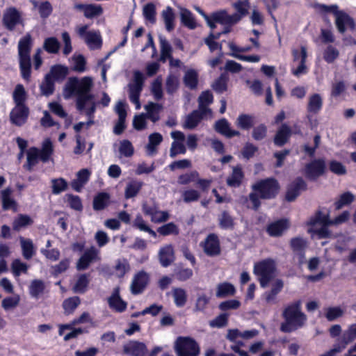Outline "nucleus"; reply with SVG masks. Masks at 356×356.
Here are the masks:
<instances>
[{
	"mask_svg": "<svg viewBox=\"0 0 356 356\" xmlns=\"http://www.w3.org/2000/svg\"><path fill=\"white\" fill-rule=\"evenodd\" d=\"M93 86L94 79L91 76L70 77L66 82L63 92L65 99H69L76 95L77 109L81 112H84L90 118L96 110L95 97L90 93Z\"/></svg>",
	"mask_w": 356,
	"mask_h": 356,
	"instance_id": "obj_1",
	"label": "nucleus"
},
{
	"mask_svg": "<svg viewBox=\"0 0 356 356\" xmlns=\"http://www.w3.org/2000/svg\"><path fill=\"white\" fill-rule=\"evenodd\" d=\"M284 321L280 325L283 332H291L302 327L306 323L307 317L301 310L300 302H293L286 306L282 312Z\"/></svg>",
	"mask_w": 356,
	"mask_h": 356,
	"instance_id": "obj_2",
	"label": "nucleus"
},
{
	"mask_svg": "<svg viewBox=\"0 0 356 356\" xmlns=\"http://www.w3.org/2000/svg\"><path fill=\"white\" fill-rule=\"evenodd\" d=\"M307 232L312 237L318 238H329L331 236L327 227L330 225L328 215L318 211L307 222Z\"/></svg>",
	"mask_w": 356,
	"mask_h": 356,
	"instance_id": "obj_3",
	"label": "nucleus"
},
{
	"mask_svg": "<svg viewBox=\"0 0 356 356\" xmlns=\"http://www.w3.org/2000/svg\"><path fill=\"white\" fill-rule=\"evenodd\" d=\"M31 37L27 34L19 40L18 44L21 74L23 79L26 81H29L31 76Z\"/></svg>",
	"mask_w": 356,
	"mask_h": 356,
	"instance_id": "obj_4",
	"label": "nucleus"
},
{
	"mask_svg": "<svg viewBox=\"0 0 356 356\" xmlns=\"http://www.w3.org/2000/svg\"><path fill=\"white\" fill-rule=\"evenodd\" d=\"M254 273L258 277L261 286L266 287L276 275L275 261L272 259H266L255 264Z\"/></svg>",
	"mask_w": 356,
	"mask_h": 356,
	"instance_id": "obj_5",
	"label": "nucleus"
},
{
	"mask_svg": "<svg viewBox=\"0 0 356 356\" xmlns=\"http://www.w3.org/2000/svg\"><path fill=\"white\" fill-rule=\"evenodd\" d=\"M175 351L177 356H198L200 347L192 338L179 337L175 342Z\"/></svg>",
	"mask_w": 356,
	"mask_h": 356,
	"instance_id": "obj_6",
	"label": "nucleus"
},
{
	"mask_svg": "<svg viewBox=\"0 0 356 356\" xmlns=\"http://www.w3.org/2000/svg\"><path fill=\"white\" fill-rule=\"evenodd\" d=\"M252 188L254 192L259 194L261 198L270 199L277 193L279 185L276 180L267 179L257 181Z\"/></svg>",
	"mask_w": 356,
	"mask_h": 356,
	"instance_id": "obj_7",
	"label": "nucleus"
},
{
	"mask_svg": "<svg viewBox=\"0 0 356 356\" xmlns=\"http://www.w3.org/2000/svg\"><path fill=\"white\" fill-rule=\"evenodd\" d=\"M76 32L90 49H96L101 47L102 40L99 31H88V26L83 25L77 26Z\"/></svg>",
	"mask_w": 356,
	"mask_h": 356,
	"instance_id": "obj_8",
	"label": "nucleus"
},
{
	"mask_svg": "<svg viewBox=\"0 0 356 356\" xmlns=\"http://www.w3.org/2000/svg\"><path fill=\"white\" fill-rule=\"evenodd\" d=\"M144 75L140 71L134 72V82L129 85V97L130 101L135 104L136 109L139 110L141 107L139 97L143 89Z\"/></svg>",
	"mask_w": 356,
	"mask_h": 356,
	"instance_id": "obj_9",
	"label": "nucleus"
},
{
	"mask_svg": "<svg viewBox=\"0 0 356 356\" xmlns=\"http://www.w3.org/2000/svg\"><path fill=\"white\" fill-rule=\"evenodd\" d=\"M292 55L293 57V63H298L297 67L292 68V74L298 77L302 74H306L307 72V67L305 65V61L307 56V48L305 46H302L300 47V51L294 49L292 50Z\"/></svg>",
	"mask_w": 356,
	"mask_h": 356,
	"instance_id": "obj_10",
	"label": "nucleus"
},
{
	"mask_svg": "<svg viewBox=\"0 0 356 356\" xmlns=\"http://www.w3.org/2000/svg\"><path fill=\"white\" fill-rule=\"evenodd\" d=\"M171 138L173 139L172 143L170 156L174 158L177 154H184L186 152L185 146L186 136L180 131H174L170 133Z\"/></svg>",
	"mask_w": 356,
	"mask_h": 356,
	"instance_id": "obj_11",
	"label": "nucleus"
},
{
	"mask_svg": "<svg viewBox=\"0 0 356 356\" xmlns=\"http://www.w3.org/2000/svg\"><path fill=\"white\" fill-rule=\"evenodd\" d=\"M149 280V274L144 270L139 271L135 274L130 285L131 293L134 295L141 293L147 287Z\"/></svg>",
	"mask_w": 356,
	"mask_h": 356,
	"instance_id": "obj_12",
	"label": "nucleus"
},
{
	"mask_svg": "<svg viewBox=\"0 0 356 356\" xmlns=\"http://www.w3.org/2000/svg\"><path fill=\"white\" fill-rule=\"evenodd\" d=\"M99 251L95 248L91 247L85 251L76 263V268L79 270H85L88 268L90 264L95 261L99 260Z\"/></svg>",
	"mask_w": 356,
	"mask_h": 356,
	"instance_id": "obj_13",
	"label": "nucleus"
},
{
	"mask_svg": "<svg viewBox=\"0 0 356 356\" xmlns=\"http://www.w3.org/2000/svg\"><path fill=\"white\" fill-rule=\"evenodd\" d=\"M325 169V162L324 160H314L306 165L305 175L310 179H316L324 173Z\"/></svg>",
	"mask_w": 356,
	"mask_h": 356,
	"instance_id": "obj_14",
	"label": "nucleus"
},
{
	"mask_svg": "<svg viewBox=\"0 0 356 356\" xmlns=\"http://www.w3.org/2000/svg\"><path fill=\"white\" fill-rule=\"evenodd\" d=\"M335 24L338 31L341 33H343L348 29L353 30L355 26L353 19L343 10H340L336 15Z\"/></svg>",
	"mask_w": 356,
	"mask_h": 356,
	"instance_id": "obj_15",
	"label": "nucleus"
},
{
	"mask_svg": "<svg viewBox=\"0 0 356 356\" xmlns=\"http://www.w3.org/2000/svg\"><path fill=\"white\" fill-rule=\"evenodd\" d=\"M29 113V108L26 106H15L10 112L11 122L17 126L24 124L27 120Z\"/></svg>",
	"mask_w": 356,
	"mask_h": 356,
	"instance_id": "obj_16",
	"label": "nucleus"
},
{
	"mask_svg": "<svg viewBox=\"0 0 356 356\" xmlns=\"http://www.w3.org/2000/svg\"><path fill=\"white\" fill-rule=\"evenodd\" d=\"M3 22L7 29L12 30L21 22V15L15 8H8L3 13Z\"/></svg>",
	"mask_w": 356,
	"mask_h": 356,
	"instance_id": "obj_17",
	"label": "nucleus"
},
{
	"mask_svg": "<svg viewBox=\"0 0 356 356\" xmlns=\"http://www.w3.org/2000/svg\"><path fill=\"white\" fill-rule=\"evenodd\" d=\"M108 303L109 307L117 312H124L127 307V302L120 296L119 287H115L113 289L111 295L108 298Z\"/></svg>",
	"mask_w": 356,
	"mask_h": 356,
	"instance_id": "obj_18",
	"label": "nucleus"
},
{
	"mask_svg": "<svg viewBox=\"0 0 356 356\" xmlns=\"http://www.w3.org/2000/svg\"><path fill=\"white\" fill-rule=\"evenodd\" d=\"M307 185L303 179L298 178L291 183L288 187L286 199L289 201H293L300 193L301 191L306 189Z\"/></svg>",
	"mask_w": 356,
	"mask_h": 356,
	"instance_id": "obj_19",
	"label": "nucleus"
},
{
	"mask_svg": "<svg viewBox=\"0 0 356 356\" xmlns=\"http://www.w3.org/2000/svg\"><path fill=\"white\" fill-rule=\"evenodd\" d=\"M123 351L130 356H145L147 348L143 343L131 341L124 345Z\"/></svg>",
	"mask_w": 356,
	"mask_h": 356,
	"instance_id": "obj_20",
	"label": "nucleus"
},
{
	"mask_svg": "<svg viewBox=\"0 0 356 356\" xmlns=\"http://www.w3.org/2000/svg\"><path fill=\"white\" fill-rule=\"evenodd\" d=\"M92 171L88 168H83L76 172V178L71 182L74 190L80 192L83 187L89 181Z\"/></svg>",
	"mask_w": 356,
	"mask_h": 356,
	"instance_id": "obj_21",
	"label": "nucleus"
},
{
	"mask_svg": "<svg viewBox=\"0 0 356 356\" xmlns=\"http://www.w3.org/2000/svg\"><path fill=\"white\" fill-rule=\"evenodd\" d=\"M209 118H211V116L203 115L198 108L186 117L183 127L187 129H193L198 125L202 120Z\"/></svg>",
	"mask_w": 356,
	"mask_h": 356,
	"instance_id": "obj_22",
	"label": "nucleus"
},
{
	"mask_svg": "<svg viewBox=\"0 0 356 356\" xmlns=\"http://www.w3.org/2000/svg\"><path fill=\"white\" fill-rule=\"evenodd\" d=\"M244 179V172L241 165L232 168L231 174L227 177L226 183L227 186L232 188H237L241 186Z\"/></svg>",
	"mask_w": 356,
	"mask_h": 356,
	"instance_id": "obj_23",
	"label": "nucleus"
},
{
	"mask_svg": "<svg viewBox=\"0 0 356 356\" xmlns=\"http://www.w3.org/2000/svg\"><path fill=\"white\" fill-rule=\"evenodd\" d=\"M203 248L207 255H218L220 251L218 237L215 234H209L204 243Z\"/></svg>",
	"mask_w": 356,
	"mask_h": 356,
	"instance_id": "obj_24",
	"label": "nucleus"
},
{
	"mask_svg": "<svg viewBox=\"0 0 356 356\" xmlns=\"http://www.w3.org/2000/svg\"><path fill=\"white\" fill-rule=\"evenodd\" d=\"M289 227V222L286 219H282L270 223L266 229L271 236H280Z\"/></svg>",
	"mask_w": 356,
	"mask_h": 356,
	"instance_id": "obj_25",
	"label": "nucleus"
},
{
	"mask_svg": "<svg viewBox=\"0 0 356 356\" xmlns=\"http://www.w3.org/2000/svg\"><path fill=\"white\" fill-rule=\"evenodd\" d=\"M159 258L163 267L170 266L175 260L174 250L171 245L161 247L159 252Z\"/></svg>",
	"mask_w": 356,
	"mask_h": 356,
	"instance_id": "obj_26",
	"label": "nucleus"
},
{
	"mask_svg": "<svg viewBox=\"0 0 356 356\" xmlns=\"http://www.w3.org/2000/svg\"><path fill=\"white\" fill-rule=\"evenodd\" d=\"M163 141L161 134L155 132L148 136V143L145 146L146 153L148 156H154L158 151V147Z\"/></svg>",
	"mask_w": 356,
	"mask_h": 356,
	"instance_id": "obj_27",
	"label": "nucleus"
},
{
	"mask_svg": "<svg viewBox=\"0 0 356 356\" xmlns=\"http://www.w3.org/2000/svg\"><path fill=\"white\" fill-rule=\"evenodd\" d=\"M19 242L22 248V256L25 259H31L36 253V248L32 240L20 236Z\"/></svg>",
	"mask_w": 356,
	"mask_h": 356,
	"instance_id": "obj_28",
	"label": "nucleus"
},
{
	"mask_svg": "<svg viewBox=\"0 0 356 356\" xmlns=\"http://www.w3.org/2000/svg\"><path fill=\"white\" fill-rule=\"evenodd\" d=\"M213 102V95L209 91H204L202 92L198 98L199 111L203 115H209L211 116V111L208 108V106Z\"/></svg>",
	"mask_w": 356,
	"mask_h": 356,
	"instance_id": "obj_29",
	"label": "nucleus"
},
{
	"mask_svg": "<svg viewBox=\"0 0 356 356\" xmlns=\"http://www.w3.org/2000/svg\"><path fill=\"white\" fill-rule=\"evenodd\" d=\"M323 107V97L320 94L314 93L309 96L307 111L309 113L316 114Z\"/></svg>",
	"mask_w": 356,
	"mask_h": 356,
	"instance_id": "obj_30",
	"label": "nucleus"
},
{
	"mask_svg": "<svg viewBox=\"0 0 356 356\" xmlns=\"http://www.w3.org/2000/svg\"><path fill=\"white\" fill-rule=\"evenodd\" d=\"M53 154V143L50 138H45L42 143L41 149H39L40 160L43 163H46L51 159Z\"/></svg>",
	"mask_w": 356,
	"mask_h": 356,
	"instance_id": "obj_31",
	"label": "nucleus"
},
{
	"mask_svg": "<svg viewBox=\"0 0 356 356\" xmlns=\"http://www.w3.org/2000/svg\"><path fill=\"white\" fill-rule=\"evenodd\" d=\"M146 111L145 116L153 122H156L160 119L159 113L163 109L162 105L156 103L149 102L144 106Z\"/></svg>",
	"mask_w": 356,
	"mask_h": 356,
	"instance_id": "obj_32",
	"label": "nucleus"
},
{
	"mask_svg": "<svg viewBox=\"0 0 356 356\" xmlns=\"http://www.w3.org/2000/svg\"><path fill=\"white\" fill-rule=\"evenodd\" d=\"M171 294L175 305L178 307H184L188 301V294L186 289L175 287L171 290Z\"/></svg>",
	"mask_w": 356,
	"mask_h": 356,
	"instance_id": "obj_33",
	"label": "nucleus"
},
{
	"mask_svg": "<svg viewBox=\"0 0 356 356\" xmlns=\"http://www.w3.org/2000/svg\"><path fill=\"white\" fill-rule=\"evenodd\" d=\"M39 160V149L35 147L29 148L26 151V163L24 165V168L27 170L31 171Z\"/></svg>",
	"mask_w": 356,
	"mask_h": 356,
	"instance_id": "obj_34",
	"label": "nucleus"
},
{
	"mask_svg": "<svg viewBox=\"0 0 356 356\" xmlns=\"http://www.w3.org/2000/svg\"><path fill=\"white\" fill-rule=\"evenodd\" d=\"M143 186V182L138 180L129 181L124 189V197L129 199L136 196Z\"/></svg>",
	"mask_w": 356,
	"mask_h": 356,
	"instance_id": "obj_35",
	"label": "nucleus"
},
{
	"mask_svg": "<svg viewBox=\"0 0 356 356\" xmlns=\"http://www.w3.org/2000/svg\"><path fill=\"white\" fill-rule=\"evenodd\" d=\"M215 128L218 132L229 138L239 135L238 131L231 129L228 122L225 119H222L216 122Z\"/></svg>",
	"mask_w": 356,
	"mask_h": 356,
	"instance_id": "obj_36",
	"label": "nucleus"
},
{
	"mask_svg": "<svg viewBox=\"0 0 356 356\" xmlns=\"http://www.w3.org/2000/svg\"><path fill=\"white\" fill-rule=\"evenodd\" d=\"M161 17L163 19L165 29L168 31H171L175 28V15L172 8L167 7L162 11Z\"/></svg>",
	"mask_w": 356,
	"mask_h": 356,
	"instance_id": "obj_37",
	"label": "nucleus"
},
{
	"mask_svg": "<svg viewBox=\"0 0 356 356\" xmlns=\"http://www.w3.org/2000/svg\"><path fill=\"white\" fill-rule=\"evenodd\" d=\"M236 292L235 287L229 282H222L217 285L216 296L218 298H224L234 295Z\"/></svg>",
	"mask_w": 356,
	"mask_h": 356,
	"instance_id": "obj_38",
	"label": "nucleus"
},
{
	"mask_svg": "<svg viewBox=\"0 0 356 356\" xmlns=\"http://www.w3.org/2000/svg\"><path fill=\"white\" fill-rule=\"evenodd\" d=\"M355 339H356V323L350 325L347 330L343 332L341 341L338 345H340V347H343V350L348 343Z\"/></svg>",
	"mask_w": 356,
	"mask_h": 356,
	"instance_id": "obj_39",
	"label": "nucleus"
},
{
	"mask_svg": "<svg viewBox=\"0 0 356 356\" xmlns=\"http://www.w3.org/2000/svg\"><path fill=\"white\" fill-rule=\"evenodd\" d=\"M291 129L286 124H283L277 131L274 142L277 145H283L291 136Z\"/></svg>",
	"mask_w": 356,
	"mask_h": 356,
	"instance_id": "obj_40",
	"label": "nucleus"
},
{
	"mask_svg": "<svg viewBox=\"0 0 356 356\" xmlns=\"http://www.w3.org/2000/svg\"><path fill=\"white\" fill-rule=\"evenodd\" d=\"M72 70L77 72H83L86 70V60L83 56L74 54L70 59Z\"/></svg>",
	"mask_w": 356,
	"mask_h": 356,
	"instance_id": "obj_41",
	"label": "nucleus"
},
{
	"mask_svg": "<svg viewBox=\"0 0 356 356\" xmlns=\"http://www.w3.org/2000/svg\"><path fill=\"white\" fill-rule=\"evenodd\" d=\"M13 100L15 106H25L24 103L26 99V92L22 84H17L13 92Z\"/></svg>",
	"mask_w": 356,
	"mask_h": 356,
	"instance_id": "obj_42",
	"label": "nucleus"
},
{
	"mask_svg": "<svg viewBox=\"0 0 356 356\" xmlns=\"http://www.w3.org/2000/svg\"><path fill=\"white\" fill-rule=\"evenodd\" d=\"M12 193V190L10 188H6L1 191L2 195V206L3 209H17V204L15 201L11 198L10 195Z\"/></svg>",
	"mask_w": 356,
	"mask_h": 356,
	"instance_id": "obj_43",
	"label": "nucleus"
},
{
	"mask_svg": "<svg viewBox=\"0 0 356 356\" xmlns=\"http://www.w3.org/2000/svg\"><path fill=\"white\" fill-rule=\"evenodd\" d=\"M161 56L160 60L165 62L172 58V47L170 43L163 37H160Z\"/></svg>",
	"mask_w": 356,
	"mask_h": 356,
	"instance_id": "obj_44",
	"label": "nucleus"
},
{
	"mask_svg": "<svg viewBox=\"0 0 356 356\" xmlns=\"http://www.w3.org/2000/svg\"><path fill=\"white\" fill-rule=\"evenodd\" d=\"M110 195L107 193H100L97 195L93 200V208L95 210H102L108 204Z\"/></svg>",
	"mask_w": 356,
	"mask_h": 356,
	"instance_id": "obj_45",
	"label": "nucleus"
},
{
	"mask_svg": "<svg viewBox=\"0 0 356 356\" xmlns=\"http://www.w3.org/2000/svg\"><path fill=\"white\" fill-rule=\"evenodd\" d=\"M130 270V266L127 260L119 259L114 267V274L118 277H123Z\"/></svg>",
	"mask_w": 356,
	"mask_h": 356,
	"instance_id": "obj_46",
	"label": "nucleus"
},
{
	"mask_svg": "<svg viewBox=\"0 0 356 356\" xmlns=\"http://www.w3.org/2000/svg\"><path fill=\"white\" fill-rule=\"evenodd\" d=\"M181 20L184 26L191 29H194L197 26V23L193 16V14L187 9H181L180 13Z\"/></svg>",
	"mask_w": 356,
	"mask_h": 356,
	"instance_id": "obj_47",
	"label": "nucleus"
},
{
	"mask_svg": "<svg viewBox=\"0 0 356 356\" xmlns=\"http://www.w3.org/2000/svg\"><path fill=\"white\" fill-rule=\"evenodd\" d=\"M314 8L321 14H332L334 15V17H336V15L341 10L339 9V6L337 4L325 5L321 3H316L314 5Z\"/></svg>",
	"mask_w": 356,
	"mask_h": 356,
	"instance_id": "obj_48",
	"label": "nucleus"
},
{
	"mask_svg": "<svg viewBox=\"0 0 356 356\" xmlns=\"http://www.w3.org/2000/svg\"><path fill=\"white\" fill-rule=\"evenodd\" d=\"M344 310L340 307H329L324 309V315L329 321H332L342 316Z\"/></svg>",
	"mask_w": 356,
	"mask_h": 356,
	"instance_id": "obj_49",
	"label": "nucleus"
},
{
	"mask_svg": "<svg viewBox=\"0 0 356 356\" xmlns=\"http://www.w3.org/2000/svg\"><path fill=\"white\" fill-rule=\"evenodd\" d=\"M43 48L50 54H56L60 49V42L54 37L47 38L44 41Z\"/></svg>",
	"mask_w": 356,
	"mask_h": 356,
	"instance_id": "obj_50",
	"label": "nucleus"
},
{
	"mask_svg": "<svg viewBox=\"0 0 356 356\" xmlns=\"http://www.w3.org/2000/svg\"><path fill=\"white\" fill-rule=\"evenodd\" d=\"M29 266L20 259H14L11 264V270L15 277H19L22 273H27Z\"/></svg>",
	"mask_w": 356,
	"mask_h": 356,
	"instance_id": "obj_51",
	"label": "nucleus"
},
{
	"mask_svg": "<svg viewBox=\"0 0 356 356\" xmlns=\"http://www.w3.org/2000/svg\"><path fill=\"white\" fill-rule=\"evenodd\" d=\"M197 77L198 74L195 70H188L185 73L184 82L187 87L191 89L195 88L198 81Z\"/></svg>",
	"mask_w": 356,
	"mask_h": 356,
	"instance_id": "obj_52",
	"label": "nucleus"
},
{
	"mask_svg": "<svg viewBox=\"0 0 356 356\" xmlns=\"http://www.w3.org/2000/svg\"><path fill=\"white\" fill-rule=\"evenodd\" d=\"M210 300L211 298L207 294H199L195 300L194 310L195 312H204L209 304Z\"/></svg>",
	"mask_w": 356,
	"mask_h": 356,
	"instance_id": "obj_53",
	"label": "nucleus"
},
{
	"mask_svg": "<svg viewBox=\"0 0 356 356\" xmlns=\"http://www.w3.org/2000/svg\"><path fill=\"white\" fill-rule=\"evenodd\" d=\"M33 223V220L28 215H19L13 222V229L19 230L21 228L30 225Z\"/></svg>",
	"mask_w": 356,
	"mask_h": 356,
	"instance_id": "obj_54",
	"label": "nucleus"
},
{
	"mask_svg": "<svg viewBox=\"0 0 356 356\" xmlns=\"http://www.w3.org/2000/svg\"><path fill=\"white\" fill-rule=\"evenodd\" d=\"M79 304L80 299L78 297L74 296L66 299L63 303L65 313L67 314H72Z\"/></svg>",
	"mask_w": 356,
	"mask_h": 356,
	"instance_id": "obj_55",
	"label": "nucleus"
},
{
	"mask_svg": "<svg viewBox=\"0 0 356 356\" xmlns=\"http://www.w3.org/2000/svg\"><path fill=\"white\" fill-rule=\"evenodd\" d=\"M44 289V284L42 280H33L29 286V293L32 297L38 298Z\"/></svg>",
	"mask_w": 356,
	"mask_h": 356,
	"instance_id": "obj_56",
	"label": "nucleus"
},
{
	"mask_svg": "<svg viewBox=\"0 0 356 356\" xmlns=\"http://www.w3.org/2000/svg\"><path fill=\"white\" fill-rule=\"evenodd\" d=\"M233 7L236 10L235 14L240 15L242 19L248 13L250 3L248 0H238L233 3Z\"/></svg>",
	"mask_w": 356,
	"mask_h": 356,
	"instance_id": "obj_57",
	"label": "nucleus"
},
{
	"mask_svg": "<svg viewBox=\"0 0 356 356\" xmlns=\"http://www.w3.org/2000/svg\"><path fill=\"white\" fill-rule=\"evenodd\" d=\"M181 197L184 202L190 203L197 201L200 197V193L195 189L188 188L182 192Z\"/></svg>",
	"mask_w": 356,
	"mask_h": 356,
	"instance_id": "obj_58",
	"label": "nucleus"
},
{
	"mask_svg": "<svg viewBox=\"0 0 356 356\" xmlns=\"http://www.w3.org/2000/svg\"><path fill=\"white\" fill-rule=\"evenodd\" d=\"M354 195L350 192H346L341 194L334 205L337 209H340L343 207L350 204L354 200Z\"/></svg>",
	"mask_w": 356,
	"mask_h": 356,
	"instance_id": "obj_59",
	"label": "nucleus"
},
{
	"mask_svg": "<svg viewBox=\"0 0 356 356\" xmlns=\"http://www.w3.org/2000/svg\"><path fill=\"white\" fill-rule=\"evenodd\" d=\"M89 283V280L87 275H81L77 278V280L73 287L74 292L83 293L86 291Z\"/></svg>",
	"mask_w": 356,
	"mask_h": 356,
	"instance_id": "obj_60",
	"label": "nucleus"
},
{
	"mask_svg": "<svg viewBox=\"0 0 356 356\" xmlns=\"http://www.w3.org/2000/svg\"><path fill=\"white\" fill-rule=\"evenodd\" d=\"M41 92L43 95L49 96L54 90V81L49 76L46 75L44 81L40 86Z\"/></svg>",
	"mask_w": 356,
	"mask_h": 356,
	"instance_id": "obj_61",
	"label": "nucleus"
},
{
	"mask_svg": "<svg viewBox=\"0 0 356 356\" xmlns=\"http://www.w3.org/2000/svg\"><path fill=\"white\" fill-rule=\"evenodd\" d=\"M151 91L157 100L161 99L163 97L162 90V79L161 76L157 77L152 83Z\"/></svg>",
	"mask_w": 356,
	"mask_h": 356,
	"instance_id": "obj_62",
	"label": "nucleus"
},
{
	"mask_svg": "<svg viewBox=\"0 0 356 356\" xmlns=\"http://www.w3.org/2000/svg\"><path fill=\"white\" fill-rule=\"evenodd\" d=\"M52 193L59 194L66 190L67 182L63 178L54 179L51 180Z\"/></svg>",
	"mask_w": 356,
	"mask_h": 356,
	"instance_id": "obj_63",
	"label": "nucleus"
},
{
	"mask_svg": "<svg viewBox=\"0 0 356 356\" xmlns=\"http://www.w3.org/2000/svg\"><path fill=\"white\" fill-rule=\"evenodd\" d=\"M219 224L223 229H232L234 227V219L227 211H223L219 216Z\"/></svg>",
	"mask_w": 356,
	"mask_h": 356,
	"instance_id": "obj_64",
	"label": "nucleus"
}]
</instances>
